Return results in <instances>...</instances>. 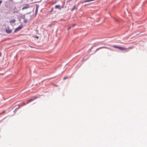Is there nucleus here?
<instances>
[{"mask_svg":"<svg viewBox=\"0 0 147 147\" xmlns=\"http://www.w3.org/2000/svg\"><path fill=\"white\" fill-rule=\"evenodd\" d=\"M6 32L8 34H10L11 33L12 30L10 29L9 26H7L5 29Z\"/></svg>","mask_w":147,"mask_h":147,"instance_id":"obj_1","label":"nucleus"},{"mask_svg":"<svg viewBox=\"0 0 147 147\" xmlns=\"http://www.w3.org/2000/svg\"><path fill=\"white\" fill-rule=\"evenodd\" d=\"M22 26H19L18 27L16 28V29L14 31V32H16V31H17L20 30L22 28Z\"/></svg>","mask_w":147,"mask_h":147,"instance_id":"obj_2","label":"nucleus"},{"mask_svg":"<svg viewBox=\"0 0 147 147\" xmlns=\"http://www.w3.org/2000/svg\"><path fill=\"white\" fill-rule=\"evenodd\" d=\"M30 7L29 5L28 4H26L22 8V10L26 9Z\"/></svg>","mask_w":147,"mask_h":147,"instance_id":"obj_3","label":"nucleus"},{"mask_svg":"<svg viewBox=\"0 0 147 147\" xmlns=\"http://www.w3.org/2000/svg\"><path fill=\"white\" fill-rule=\"evenodd\" d=\"M119 49L121 50H126L127 49V48H126L123 47H119Z\"/></svg>","mask_w":147,"mask_h":147,"instance_id":"obj_4","label":"nucleus"},{"mask_svg":"<svg viewBox=\"0 0 147 147\" xmlns=\"http://www.w3.org/2000/svg\"><path fill=\"white\" fill-rule=\"evenodd\" d=\"M36 98H37V97H33L32 99H30L28 101V102H27V103L31 102L32 100H34Z\"/></svg>","mask_w":147,"mask_h":147,"instance_id":"obj_5","label":"nucleus"},{"mask_svg":"<svg viewBox=\"0 0 147 147\" xmlns=\"http://www.w3.org/2000/svg\"><path fill=\"white\" fill-rule=\"evenodd\" d=\"M38 8V6H36V11H35V14L36 15L37 13Z\"/></svg>","mask_w":147,"mask_h":147,"instance_id":"obj_6","label":"nucleus"},{"mask_svg":"<svg viewBox=\"0 0 147 147\" xmlns=\"http://www.w3.org/2000/svg\"><path fill=\"white\" fill-rule=\"evenodd\" d=\"M16 22V20L14 19L11 20L10 21V22L11 23H13Z\"/></svg>","mask_w":147,"mask_h":147,"instance_id":"obj_7","label":"nucleus"},{"mask_svg":"<svg viewBox=\"0 0 147 147\" xmlns=\"http://www.w3.org/2000/svg\"><path fill=\"white\" fill-rule=\"evenodd\" d=\"M60 7V5H56L55 6V8H59Z\"/></svg>","mask_w":147,"mask_h":147,"instance_id":"obj_8","label":"nucleus"},{"mask_svg":"<svg viewBox=\"0 0 147 147\" xmlns=\"http://www.w3.org/2000/svg\"><path fill=\"white\" fill-rule=\"evenodd\" d=\"M76 7V5H74L73 8L72 9H71V11H74Z\"/></svg>","mask_w":147,"mask_h":147,"instance_id":"obj_9","label":"nucleus"},{"mask_svg":"<svg viewBox=\"0 0 147 147\" xmlns=\"http://www.w3.org/2000/svg\"><path fill=\"white\" fill-rule=\"evenodd\" d=\"M92 1V0H86V1H84V2H89V1Z\"/></svg>","mask_w":147,"mask_h":147,"instance_id":"obj_10","label":"nucleus"},{"mask_svg":"<svg viewBox=\"0 0 147 147\" xmlns=\"http://www.w3.org/2000/svg\"><path fill=\"white\" fill-rule=\"evenodd\" d=\"M113 47H114V48H117L119 49V47L114 46H113Z\"/></svg>","mask_w":147,"mask_h":147,"instance_id":"obj_11","label":"nucleus"},{"mask_svg":"<svg viewBox=\"0 0 147 147\" xmlns=\"http://www.w3.org/2000/svg\"><path fill=\"white\" fill-rule=\"evenodd\" d=\"M133 48V47H129L128 48V49H132Z\"/></svg>","mask_w":147,"mask_h":147,"instance_id":"obj_12","label":"nucleus"},{"mask_svg":"<svg viewBox=\"0 0 147 147\" xmlns=\"http://www.w3.org/2000/svg\"><path fill=\"white\" fill-rule=\"evenodd\" d=\"M67 78H68L67 77H65L64 78H63V79L65 80V79H67Z\"/></svg>","mask_w":147,"mask_h":147,"instance_id":"obj_13","label":"nucleus"},{"mask_svg":"<svg viewBox=\"0 0 147 147\" xmlns=\"http://www.w3.org/2000/svg\"><path fill=\"white\" fill-rule=\"evenodd\" d=\"M71 28V27H68V28H67V30H69Z\"/></svg>","mask_w":147,"mask_h":147,"instance_id":"obj_14","label":"nucleus"},{"mask_svg":"<svg viewBox=\"0 0 147 147\" xmlns=\"http://www.w3.org/2000/svg\"><path fill=\"white\" fill-rule=\"evenodd\" d=\"M2 1L0 0V5H1V4L2 3Z\"/></svg>","mask_w":147,"mask_h":147,"instance_id":"obj_15","label":"nucleus"},{"mask_svg":"<svg viewBox=\"0 0 147 147\" xmlns=\"http://www.w3.org/2000/svg\"><path fill=\"white\" fill-rule=\"evenodd\" d=\"M75 24H73L72 27H73L75 26Z\"/></svg>","mask_w":147,"mask_h":147,"instance_id":"obj_16","label":"nucleus"},{"mask_svg":"<svg viewBox=\"0 0 147 147\" xmlns=\"http://www.w3.org/2000/svg\"><path fill=\"white\" fill-rule=\"evenodd\" d=\"M35 38H38V36H36L35 37Z\"/></svg>","mask_w":147,"mask_h":147,"instance_id":"obj_17","label":"nucleus"},{"mask_svg":"<svg viewBox=\"0 0 147 147\" xmlns=\"http://www.w3.org/2000/svg\"><path fill=\"white\" fill-rule=\"evenodd\" d=\"M1 53L0 52V57L1 56Z\"/></svg>","mask_w":147,"mask_h":147,"instance_id":"obj_18","label":"nucleus"},{"mask_svg":"<svg viewBox=\"0 0 147 147\" xmlns=\"http://www.w3.org/2000/svg\"><path fill=\"white\" fill-rule=\"evenodd\" d=\"M30 47H31V48H32V47L31 46H30Z\"/></svg>","mask_w":147,"mask_h":147,"instance_id":"obj_19","label":"nucleus"}]
</instances>
